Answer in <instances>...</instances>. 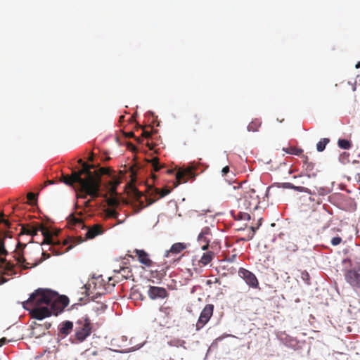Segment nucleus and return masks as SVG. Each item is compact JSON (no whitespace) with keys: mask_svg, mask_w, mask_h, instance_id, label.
Instances as JSON below:
<instances>
[{"mask_svg":"<svg viewBox=\"0 0 360 360\" xmlns=\"http://www.w3.org/2000/svg\"><path fill=\"white\" fill-rule=\"evenodd\" d=\"M341 242H342V238L340 237H339V236L333 237L331 239V244L333 246L338 245L339 244H340Z\"/></svg>","mask_w":360,"mask_h":360,"instance_id":"39","label":"nucleus"},{"mask_svg":"<svg viewBox=\"0 0 360 360\" xmlns=\"http://www.w3.org/2000/svg\"><path fill=\"white\" fill-rule=\"evenodd\" d=\"M283 150L285 151L288 154L291 155H300L303 153V150L301 148H298L296 147H288V148H283Z\"/></svg>","mask_w":360,"mask_h":360,"instance_id":"26","label":"nucleus"},{"mask_svg":"<svg viewBox=\"0 0 360 360\" xmlns=\"http://www.w3.org/2000/svg\"><path fill=\"white\" fill-rule=\"evenodd\" d=\"M259 203L260 198L258 191L255 188H250L239 199L238 206L240 209L251 211L257 210L259 207Z\"/></svg>","mask_w":360,"mask_h":360,"instance_id":"5","label":"nucleus"},{"mask_svg":"<svg viewBox=\"0 0 360 360\" xmlns=\"http://www.w3.org/2000/svg\"><path fill=\"white\" fill-rule=\"evenodd\" d=\"M91 331L92 323L87 316L78 319L75 323V334L70 338L72 343L82 342L91 335Z\"/></svg>","mask_w":360,"mask_h":360,"instance_id":"4","label":"nucleus"},{"mask_svg":"<svg viewBox=\"0 0 360 360\" xmlns=\"http://www.w3.org/2000/svg\"><path fill=\"white\" fill-rule=\"evenodd\" d=\"M73 323L71 321H67L63 323L60 327V333L62 335H68L72 330Z\"/></svg>","mask_w":360,"mask_h":360,"instance_id":"22","label":"nucleus"},{"mask_svg":"<svg viewBox=\"0 0 360 360\" xmlns=\"http://www.w3.org/2000/svg\"><path fill=\"white\" fill-rule=\"evenodd\" d=\"M186 248V245L183 243H174L172 245L170 250L166 252L165 256L168 257L170 254H179Z\"/></svg>","mask_w":360,"mask_h":360,"instance_id":"21","label":"nucleus"},{"mask_svg":"<svg viewBox=\"0 0 360 360\" xmlns=\"http://www.w3.org/2000/svg\"><path fill=\"white\" fill-rule=\"evenodd\" d=\"M166 271L165 269L151 271L150 278H155L158 281V283L165 276Z\"/></svg>","mask_w":360,"mask_h":360,"instance_id":"25","label":"nucleus"},{"mask_svg":"<svg viewBox=\"0 0 360 360\" xmlns=\"http://www.w3.org/2000/svg\"><path fill=\"white\" fill-rule=\"evenodd\" d=\"M303 167L307 172H311L314 169V165L312 162L305 163Z\"/></svg>","mask_w":360,"mask_h":360,"instance_id":"41","label":"nucleus"},{"mask_svg":"<svg viewBox=\"0 0 360 360\" xmlns=\"http://www.w3.org/2000/svg\"><path fill=\"white\" fill-rule=\"evenodd\" d=\"M62 178V181L68 186H72L75 183H78L81 186V182H84V181L82 180V177L79 176L74 171L72 172L71 175H63Z\"/></svg>","mask_w":360,"mask_h":360,"instance_id":"16","label":"nucleus"},{"mask_svg":"<svg viewBox=\"0 0 360 360\" xmlns=\"http://www.w3.org/2000/svg\"><path fill=\"white\" fill-rule=\"evenodd\" d=\"M338 145L340 148L343 149H349L352 147L351 141L346 139H339Z\"/></svg>","mask_w":360,"mask_h":360,"instance_id":"29","label":"nucleus"},{"mask_svg":"<svg viewBox=\"0 0 360 360\" xmlns=\"http://www.w3.org/2000/svg\"><path fill=\"white\" fill-rule=\"evenodd\" d=\"M27 200L32 203L37 200V195L34 193H28L27 195Z\"/></svg>","mask_w":360,"mask_h":360,"instance_id":"38","label":"nucleus"},{"mask_svg":"<svg viewBox=\"0 0 360 360\" xmlns=\"http://www.w3.org/2000/svg\"><path fill=\"white\" fill-rule=\"evenodd\" d=\"M69 304V299L65 295H58L57 292H54V299L50 302L49 308L51 315H58Z\"/></svg>","mask_w":360,"mask_h":360,"instance_id":"8","label":"nucleus"},{"mask_svg":"<svg viewBox=\"0 0 360 360\" xmlns=\"http://www.w3.org/2000/svg\"><path fill=\"white\" fill-rule=\"evenodd\" d=\"M38 231H41L44 236V243H46L48 245H53V246L50 248L49 250H51L52 253L56 255H60L65 252H67L71 248H72L73 246L79 244L84 241V239L82 236L72 238L70 239V243L72 244L65 248V250H60L59 248V247L60 246V243L56 242L51 232L41 224H39L37 226H32L31 228V233H30V235L36 236Z\"/></svg>","mask_w":360,"mask_h":360,"instance_id":"3","label":"nucleus"},{"mask_svg":"<svg viewBox=\"0 0 360 360\" xmlns=\"http://www.w3.org/2000/svg\"><path fill=\"white\" fill-rule=\"evenodd\" d=\"M345 279L354 289H360V262L345 273Z\"/></svg>","mask_w":360,"mask_h":360,"instance_id":"9","label":"nucleus"},{"mask_svg":"<svg viewBox=\"0 0 360 360\" xmlns=\"http://www.w3.org/2000/svg\"><path fill=\"white\" fill-rule=\"evenodd\" d=\"M238 275L240 278H242L245 282L252 288H259V282L256 277V276L249 270L240 268L238 270Z\"/></svg>","mask_w":360,"mask_h":360,"instance_id":"13","label":"nucleus"},{"mask_svg":"<svg viewBox=\"0 0 360 360\" xmlns=\"http://www.w3.org/2000/svg\"><path fill=\"white\" fill-rule=\"evenodd\" d=\"M251 229H252V230L253 233H255V228H254V227H251ZM253 235H254V233H252V236H251V238H252Z\"/></svg>","mask_w":360,"mask_h":360,"instance_id":"59","label":"nucleus"},{"mask_svg":"<svg viewBox=\"0 0 360 360\" xmlns=\"http://www.w3.org/2000/svg\"><path fill=\"white\" fill-rule=\"evenodd\" d=\"M214 306L212 304H207L202 309L199 319L195 324L196 330H200L210 321L213 314Z\"/></svg>","mask_w":360,"mask_h":360,"instance_id":"11","label":"nucleus"},{"mask_svg":"<svg viewBox=\"0 0 360 360\" xmlns=\"http://www.w3.org/2000/svg\"><path fill=\"white\" fill-rule=\"evenodd\" d=\"M91 285V283H89V284H88V285H84V288H85V289H86V295H88V296L90 295L89 289H90Z\"/></svg>","mask_w":360,"mask_h":360,"instance_id":"48","label":"nucleus"},{"mask_svg":"<svg viewBox=\"0 0 360 360\" xmlns=\"http://www.w3.org/2000/svg\"><path fill=\"white\" fill-rule=\"evenodd\" d=\"M0 262L1 264H5V270L8 271H13L14 268V264L11 262H7L5 257H1Z\"/></svg>","mask_w":360,"mask_h":360,"instance_id":"34","label":"nucleus"},{"mask_svg":"<svg viewBox=\"0 0 360 360\" xmlns=\"http://www.w3.org/2000/svg\"><path fill=\"white\" fill-rule=\"evenodd\" d=\"M281 187L283 188L292 189V190H294L295 191H297V192L307 193L310 194V195L316 194V191L315 190L311 191V190H310L309 188H308L307 187H304V186H295L292 183H290V182L283 183Z\"/></svg>","mask_w":360,"mask_h":360,"instance_id":"17","label":"nucleus"},{"mask_svg":"<svg viewBox=\"0 0 360 360\" xmlns=\"http://www.w3.org/2000/svg\"><path fill=\"white\" fill-rule=\"evenodd\" d=\"M8 254L7 250L5 248L4 240L3 239L0 240V258L2 256H6Z\"/></svg>","mask_w":360,"mask_h":360,"instance_id":"35","label":"nucleus"},{"mask_svg":"<svg viewBox=\"0 0 360 360\" xmlns=\"http://www.w3.org/2000/svg\"><path fill=\"white\" fill-rule=\"evenodd\" d=\"M134 252L136 253V256L138 257L139 261L146 265V266H150L153 264L152 260L149 258L148 254L143 250H138L136 249L134 250Z\"/></svg>","mask_w":360,"mask_h":360,"instance_id":"18","label":"nucleus"},{"mask_svg":"<svg viewBox=\"0 0 360 360\" xmlns=\"http://www.w3.org/2000/svg\"><path fill=\"white\" fill-rule=\"evenodd\" d=\"M10 340H7L6 338H1L0 339V347H2L3 345L8 343Z\"/></svg>","mask_w":360,"mask_h":360,"instance_id":"46","label":"nucleus"},{"mask_svg":"<svg viewBox=\"0 0 360 360\" xmlns=\"http://www.w3.org/2000/svg\"><path fill=\"white\" fill-rule=\"evenodd\" d=\"M26 245L20 243V241L18 242L17 248L14 251V258L15 260L17 262V264L22 266L23 269H28L32 267H34L37 266L40 262H41L43 260H45L50 257V255L49 253H46L45 252H41L42 258L37 262H34L33 264H30L29 262H26V259L24 257L23 254L21 252V250H22L25 248Z\"/></svg>","mask_w":360,"mask_h":360,"instance_id":"6","label":"nucleus"},{"mask_svg":"<svg viewBox=\"0 0 360 360\" xmlns=\"http://www.w3.org/2000/svg\"><path fill=\"white\" fill-rule=\"evenodd\" d=\"M214 283H219V280L218 278H215Z\"/></svg>","mask_w":360,"mask_h":360,"instance_id":"60","label":"nucleus"},{"mask_svg":"<svg viewBox=\"0 0 360 360\" xmlns=\"http://www.w3.org/2000/svg\"><path fill=\"white\" fill-rule=\"evenodd\" d=\"M302 279L307 284H309L310 276L306 271H304L301 274Z\"/></svg>","mask_w":360,"mask_h":360,"instance_id":"37","label":"nucleus"},{"mask_svg":"<svg viewBox=\"0 0 360 360\" xmlns=\"http://www.w3.org/2000/svg\"><path fill=\"white\" fill-rule=\"evenodd\" d=\"M68 224L70 227H78L81 229L85 228L84 223L81 217H76L73 214L69 215L68 217Z\"/></svg>","mask_w":360,"mask_h":360,"instance_id":"19","label":"nucleus"},{"mask_svg":"<svg viewBox=\"0 0 360 360\" xmlns=\"http://www.w3.org/2000/svg\"><path fill=\"white\" fill-rule=\"evenodd\" d=\"M344 157H347V158H348V157H349V154H348V153H343L340 155V160H341L342 162H344V160H343V158H344Z\"/></svg>","mask_w":360,"mask_h":360,"instance_id":"50","label":"nucleus"},{"mask_svg":"<svg viewBox=\"0 0 360 360\" xmlns=\"http://www.w3.org/2000/svg\"><path fill=\"white\" fill-rule=\"evenodd\" d=\"M230 170H229V166H226L224 167L222 170H221V172H222V174L224 176H226L228 173H229Z\"/></svg>","mask_w":360,"mask_h":360,"instance_id":"45","label":"nucleus"},{"mask_svg":"<svg viewBox=\"0 0 360 360\" xmlns=\"http://www.w3.org/2000/svg\"><path fill=\"white\" fill-rule=\"evenodd\" d=\"M69 243H70V242H69L68 240H64V241H63V245H68Z\"/></svg>","mask_w":360,"mask_h":360,"instance_id":"56","label":"nucleus"},{"mask_svg":"<svg viewBox=\"0 0 360 360\" xmlns=\"http://www.w3.org/2000/svg\"><path fill=\"white\" fill-rule=\"evenodd\" d=\"M54 292L51 290L39 288L22 302V307L30 311L32 318L42 320L51 316L49 306L54 299Z\"/></svg>","mask_w":360,"mask_h":360,"instance_id":"1","label":"nucleus"},{"mask_svg":"<svg viewBox=\"0 0 360 360\" xmlns=\"http://www.w3.org/2000/svg\"><path fill=\"white\" fill-rule=\"evenodd\" d=\"M95 293H96V294H102V293H103V292H101V291H96Z\"/></svg>","mask_w":360,"mask_h":360,"instance_id":"61","label":"nucleus"},{"mask_svg":"<svg viewBox=\"0 0 360 360\" xmlns=\"http://www.w3.org/2000/svg\"><path fill=\"white\" fill-rule=\"evenodd\" d=\"M78 163L80 164L82 166L83 165L84 163H86L85 162H84L82 159H79L78 160Z\"/></svg>","mask_w":360,"mask_h":360,"instance_id":"53","label":"nucleus"},{"mask_svg":"<svg viewBox=\"0 0 360 360\" xmlns=\"http://www.w3.org/2000/svg\"><path fill=\"white\" fill-rule=\"evenodd\" d=\"M160 311L162 312L166 316L170 318L172 315V308L169 306L163 305L160 307Z\"/></svg>","mask_w":360,"mask_h":360,"instance_id":"30","label":"nucleus"},{"mask_svg":"<svg viewBox=\"0 0 360 360\" xmlns=\"http://www.w3.org/2000/svg\"><path fill=\"white\" fill-rule=\"evenodd\" d=\"M211 236L210 229L207 226L204 227L199 233L198 241L202 244V250H206L208 248Z\"/></svg>","mask_w":360,"mask_h":360,"instance_id":"15","label":"nucleus"},{"mask_svg":"<svg viewBox=\"0 0 360 360\" xmlns=\"http://www.w3.org/2000/svg\"><path fill=\"white\" fill-rule=\"evenodd\" d=\"M107 349H100L96 347L86 349L82 353L83 360H105Z\"/></svg>","mask_w":360,"mask_h":360,"instance_id":"10","label":"nucleus"},{"mask_svg":"<svg viewBox=\"0 0 360 360\" xmlns=\"http://www.w3.org/2000/svg\"><path fill=\"white\" fill-rule=\"evenodd\" d=\"M108 203L110 206H117L119 205V202L115 198L109 199Z\"/></svg>","mask_w":360,"mask_h":360,"instance_id":"42","label":"nucleus"},{"mask_svg":"<svg viewBox=\"0 0 360 360\" xmlns=\"http://www.w3.org/2000/svg\"><path fill=\"white\" fill-rule=\"evenodd\" d=\"M1 223H4L7 228L11 229V224L8 219H4L1 218Z\"/></svg>","mask_w":360,"mask_h":360,"instance_id":"44","label":"nucleus"},{"mask_svg":"<svg viewBox=\"0 0 360 360\" xmlns=\"http://www.w3.org/2000/svg\"><path fill=\"white\" fill-rule=\"evenodd\" d=\"M330 142V139L328 138L321 139L316 144V149L319 152L324 150L326 146Z\"/></svg>","mask_w":360,"mask_h":360,"instance_id":"28","label":"nucleus"},{"mask_svg":"<svg viewBox=\"0 0 360 360\" xmlns=\"http://www.w3.org/2000/svg\"><path fill=\"white\" fill-rule=\"evenodd\" d=\"M167 172L168 174H172V173H173V170H172V169H167Z\"/></svg>","mask_w":360,"mask_h":360,"instance_id":"57","label":"nucleus"},{"mask_svg":"<svg viewBox=\"0 0 360 360\" xmlns=\"http://www.w3.org/2000/svg\"><path fill=\"white\" fill-rule=\"evenodd\" d=\"M150 162L152 164L154 172H158L162 167V166H161L159 163V158L157 157L153 158L150 160Z\"/></svg>","mask_w":360,"mask_h":360,"instance_id":"32","label":"nucleus"},{"mask_svg":"<svg viewBox=\"0 0 360 360\" xmlns=\"http://www.w3.org/2000/svg\"><path fill=\"white\" fill-rule=\"evenodd\" d=\"M214 254L212 251L207 252L204 253L200 259L199 260V263L202 264L203 266H205L211 262L213 259Z\"/></svg>","mask_w":360,"mask_h":360,"instance_id":"23","label":"nucleus"},{"mask_svg":"<svg viewBox=\"0 0 360 360\" xmlns=\"http://www.w3.org/2000/svg\"><path fill=\"white\" fill-rule=\"evenodd\" d=\"M262 125V121L260 119L256 118L252 120V122L248 126V130L249 131L255 132L257 131Z\"/></svg>","mask_w":360,"mask_h":360,"instance_id":"24","label":"nucleus"},{"mask_svg":"<svg viewBox=\"0 0 360 360\" xmlns=\"http://www.w3.org/2000/svg\"><path fill=\"white\" fill-rule=\"evenodd\" d=\"M103 228L99 224H95L89 228L86 233V238L91 239L103 233Z\"/></svg>","mask_w":360,"mask_h":360,"instance_id":"20","label":"nucleus"},{"mask_svg":"<svg viewBox=\"0 0 360 360\" xmlns=\"http://www.w3.org/2000/svg\"><path fill=\"white\" fill-rule=\"evenodd\" d=\"M207 283L208 285H210V284L211 283V281L209 280V281H207Z\"/></svg>","mask_w":360,"mask_h":360,"instance_id":"64","label":"nucleus"},{"mask_svg":"<svg viewBox=\"0 0 360 360\" xmlns=\"http://www.w3.org/2000/svg\"><path fill=\"white\" fill-rule=\"evenodd\" d=\"M78 172L74 171L79 176L82 177V175H86L85 178H82L84 182H81V191L84 192L85 194L81 195L78 198H85L89 195L92 198H96L98 197V176H95V172L91 171L94 168V165L86 162Z\"/></svg>","mask_w":360,"mask_h":360,"instance_id":"2","label":"nucleus"},{"mask_svg":"<svg viewBox=\"0 0 360 360\" xmlns=\"http://www.w3.org/2000/svg\"><path fill=\"white\" fill-rule=\"evenodd\" d=\"M150 136H151V133L150 131H146L144 129L143 130L142 134H141L142 137L149 138V137H150Z\"/></svg>","mask_w":360,"mask_h":360,"instance_id":"43","label":"nucleus"},{"mask_svg":"<svg viewBox=\"0 0 360 360\" xmlns=\"http://www.w3.org/2000/svg\"><path fill=\"white\" fill-rule=\"evenodd\" d=\"M152 177H153V179H156V178H157V176H156L155 175H154V174H153V175H152Z\"/></svg>","mask_w":360,"mask_h":360,"instance_id":"63","label":"nucleus"},{"mask_svg":"<svg viewBox=\"0 0 360 360\" xmlns=\"http://www.w3.org/2000/svg\"><path fill=\"white\" fill-rule=\"evenodd\" d=\"M20 226H21V229H20V234H21V235H22V234L30 235V233H31V228H32V225H31V224H22Z\"/></svg>","mask_w":360,"mask_h":360,"instance_id":"33","label":"nucleus"},{"mask_svg":"<svg viewBox=\"0 0 360 360\" xmlns=\"http://www.w3.org/2000/svg\"><path fill=\"white\" fill-rule=\"evenodd\" d=\"M93 160H94L93 153H91V156L88 158V160L89 161H93Z\"/></svg>","mask_w":360,"mask_h":360,"instance_id":"55","label":"nucleus"},{"mask_svg":"<svg viewBox=\"0 0 360 360\" xmlns=\"http://www.w3.org/2000/svg\"><path fill=\"white\" fill-rule=\"evenodd\" d=\"M360 68V62H358L356 65V68Z\"/></svg>","mask_w":360,"mask_h":360,"instance_id":"58","label":"nucleus"},{"mask_svg":"<svg viewBox=\"0 0 360 360\" xmlns=\"http://www.w3.org/2000/svg\"><path fill=\"white\" fill-rule=\"evenodd\" d=\"M238 219L240 220H249L250 216L248 213L240 212L238 214Z\"/></svg>","mask_w":360,"mask_h":360,"instance_id":"36","label":"nucleus"},{"mask_svg":"<svg viewBox=\"0 0 360 360\" xmlns=\"http://www.w3.org/2000/svg\"><path fill=\"white\" fill-rule=\"evenodd\" d=\"M107 214H108V217H112V218H117L119 214L115 210H112V209L108 210Z\"/></svg>","mask_w":360,"mask_h":360,"instance_id":"40","label":"nucleus"},{"mask_svg":"<svg viewBox=\"0 0 360 360\" xmlns=\"http://www.w3.org/2000/svg\"><path fill=\"white\" fill-rule=\"evenodd\" d=\"M198 164L192 162L185 169H179L176 173V181L174 186L176 187L180 184L186 183L191 179H194L196 176L195 171L198 169Z\"/></svg>","mask_w":360,"mask_h":360,"instance_id":"7","label":"nucleus"},{"mask_svg":"<svg viewBox=\"0 0 360 360\" xmlns=\"http://www.w3.org/2000/svg\"><path fill=\"white\" fill-rule=\"evenodd\" d=\"M171 192L170 189H168L167 188H164L162 190H160L159 188H154V193L155 195L159 194L160 198H163L168 195Z\"/></svg>","mask_w":360,"mask_h":360,"instance_id":"31","label":"nucleus"},{"mask_svg":"<svg viewBox=\"0 0 360 360\" xmlns=\"http://www.w3.org/2000/svg\"><path fill=\"white\" fill-rule=\"evenodd\" d=\"M133 194L135 200L138 202V205H135V207H137L136 212H139L146 206L150 205L156 201L155 199L145 196L143 193L136 189L133 191Z\"/></svg>","mask_w":360,"mask_h":360,"instance_id":"12","label":"nucleus"},{"mask_svg":"<svg viewBox=\"0 0 360 360\" xmlns=\"http://www.w3.org/2000/svg\"><path fill=\"white\" fill-rule=\"evenodd\" d=\"M48 183H49V184H53V181H48Z\"/></svg>","mask_w":360,"mask_h":360,"instance_id":"62","label":"nucleus"},{"mask_svg":"<svg viewBox=\"0 0 360 360\" xmlns=\"http://www.w3.org/2000/svg\"><path fill=\"white\" fill-rule=\"evenodd\" d=\"M124 135L126 138H131L134 136V134L133 131L124 132Z\"/></svg>","mask_w":360,"mask_h":360,"instance_id":"47","label":"nucleus"},{"mask_svg":"<svg viewBox=\"0 0 360 360\" xmlns=\"http://www.w3.org/2000/svg\"><path fill=\"white\" fill-rule=\"evenodd\" d=\"M323 188H320L319 190H317L318 193L323 194Z\"/></svg>","mask_w":360,"mask_h":360,"instance_id":"54","label":"nucleus"},{"mask_svg":"<svg viewBox=\"0 0 360 360\" xmlns=\"http://www.w3.org/2000/svg\"><path fill=\"white\" fill-rule=\"evenodd\" d=\"M110 169L108 168L101 167L98 170L95 171V176H98V192L100 191L101 184V176L103 174H108Z\"/></svg>","mask_w":360,"mask_h":360,"instance_id":"27","label":"nucleus"},{"mask_svg":"<svg viewBox=\"0 0 360 360\" xmlns=\"http://www.w3.org/2000/svg\"><path fill=\"white\" fill-rule=\"evenodd\" d=\"M302 158H303V166L305 165V163H309L310 162L309 161V158L307 156H305V155H303L302 156Z\"/></svg>","mask_w":360,"mask_h":360,"instance_id":"49","label":"nucleus"},{"mask_svg":"<svg viewBox=\"0 0 360 360\" xmlns=\"http://www.w3.org/2000/svg\"><path fill=\"white\" fill-rule=\"evenodd\" d=\"M7 281L8 280L6 278H5L4 277H1L0 278V285L5 283L6 282H7Z\"/></svg>","mask_w":360,"mask_h":360,"instance_id":"51","label":"nucleus"},{"mask_svg":"<svg viewBox=\"0 0 360 360\" xmlns=\"http://www.w3.org/2000/svg\"><path fill=\"white\" fill-rule=\"evenodd\" d=\"M136 140L137 142L141 143L142 141V137H136Z\"/></svg>","mask_w":360,"mask_h":360,"instance_id":"52","label":"nucleus"},{"mask_svg":"<svg viewBox=\"0 0 360 360\" xmlns=\"http://www.w3.org/2000/svg\"><path fill=\"white\" fill-rule=\"evenodd\" d=\"M148 295L151 300H156L164 299L168 297L169 294L165 288L150 285Z\"/></svg>","mask_w":360,"mask_h":360,"instance_id":"14","label":"nucleus"}]
</instances>
